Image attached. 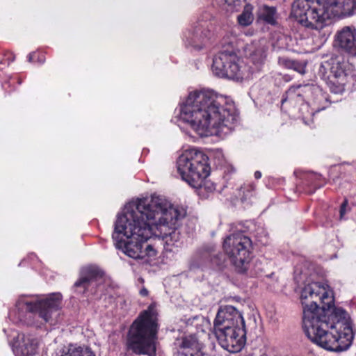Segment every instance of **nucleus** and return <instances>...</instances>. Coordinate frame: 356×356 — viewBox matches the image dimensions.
<instances>
[{
  "label": "nucleus",
  "mask_w": 356,
  "mask_h": 356,
  "mask_svg": "<svg viewBox=\"0 0 356 356\" xmlns=\"http://www.w3.org/2000/svg\"><path fill=\"white\" fill-rule=\"evenodd\" d=\"M185 214L161 196L139 199L125 206L118 216L112 234L114 245L135 260L155 257L157 251L147 240L158 234L167 245L177 246L180 240L177 227Z\"/></svg>",
  "instance_id": "nucleus-1"
},
{
  "label": "nucleus",
  "mask_w": 356,
  "mask_h": 356,
  "mask_svg": "<svg viewBox=\"0 0 356 356\" xmlns=\"http://www.w3.org/2000/svg\"><path fill=\"white\" fill-rule=\"evenodd\" d=\"M305 283L300 295L303 308L302 327L311 341L322 348L340 353L352 345L354 333L346 312L334 305V298L317 282L316 274L307 263L300 271Z\"/></svg>",
  "instance_id": "nucleus-2"
},
{
  "label": "nucleus",
  "mask_w": 356,
  "mask_h": 356,
  "mask_svg": "<svg viewBox=\"0 0 356 356\" xmlns=\"http://www.w3.org/2000/svg\"><path fill=\"white\" fill-rule=\"evenodd\" d=\"M179 116L199 135L222 138L234 131L237 121L234 104L209 89L191 92L180 105Z\"/></svg>",
  "instance_id": "nucleus-3"
},
{
  "label": "nucleus",
  "mask_w": 356,
  "mask_h": 356,
  "mask_svg": "<svg viewBox=\"0 0 356 356\" xmlns=\"http://www.w3.org/2000/svg\"><path fill=\"white\" fill-rule=\"evenodd\" d=\"M62 298L60 293H54L34 299L22 296L15 304L18 320L38 327L46 324L55 325L60 314Z\"/></svg>",
  "instance_id": "nucleus-4"
},
{
  "label": "nucleus",
  "mask_w": 356,
  "mask_h": 356,
  "mask_svg": "<svg viewBox=\"0 0 356 356\" xmlns=\"http://www.w3.org/2000/svg\"><path fill=\"white\" fill-rule=\"evenodd\" d=\"M159 330L157 314L152 305L140 312L127 335V346L136 355L154 356Z\"/></svg>",
  "instance_id": "nucleus-5"
},
{
  "label": "nucleus",
  "mask_w": 356,
  "mask_h": 356,
  "mask_svg": "<svg viewBox=\"0 0 356 356\" xmlns=\"http://www.w3.org/2000/svg\"><path fill=\"white\" fill-rule=\"evenodd\" d=\"M209 158L201 150L195 147L185 149L177 160V168L182 180L200 192L211 193L216 185L205 179L210 174Z\"/></svg>",
  "instance_id": "nucleus-6"
},
{
  "label": "nucleus",
  "mask_w": 356,
  "mask_h": 356,
  "mask_svg": "<svg viewBox=\"0 0 356 356\" xmlns=\"http://www.w3.org/2000/svg\"><path fill=\"white\" fill-rule=\"evenodd\" d=\"M241 47L236 37L224 38L222 49L213 58L211 70L218 77L239 81L249 77L250 72L240 58Z\"/></svg>",
  "instance_id": "nucleus-7"
},
{
  "label": "nucleus",
  "mask_w": 356,
  "mask_h": 356,
  "mask_svg": "<svg viewBox=\"0 0 356 356\" xmlns=\"http://www.w3.org/2000/svg\"><path fill=\"white\" fill-rule=\"evenodd\" d=\"M350 68L341 57L334 56L322 62L318 73L332 93L341 94L346 85L353 79Z\"/></svg>",
  "instance_id": "nucleus-8"
},
{
  "label": "nucleus",
  "mask_w": 356,
  "mask_h": 356,
  "mask_svg": "<svg viewBox=\"0 0 356 356\" xmlns=\"http://www.w3.org/2000/svg\"><path fill=\"white\" fill-rule=\"evenodd\" d=\"M291 15L303 26L314 29H323L329 19L325 0H296Z\"/></svg>",
  "instance_id": "nucleus-9"
},
{
  "label": "nucleus",
  "mask_w": 356,
  "mask_h": 356,
  "mask_svg": "<svg viewBox=\"0 0 356 356\" xmlns=\"http://www.w3.org/2000/svg\"><path fill=\"white\" fill-rule=\"evenodd\" d=\"M251 248L250 238L242 232H236L227 236L223 242L225 252L239 273H245L248 269Z\"/></svg>",
  "instance_id": "nucleus-10"
},
{
  "label": "nucleus",
  "mask_w": 356,
  "mask_h": 356,
  "mask_svg": "<svg viewBox=\"0 0 356 356\" xmlns=\"http://www.w3.org/2000/svg\"><path fill=\"white\" fill-rule=\"evenodd\" d=\"M306 100L312 101L318 106L316 111L325 109L330 104L327 95L318 86L313 84L291 86L283 95L281 104L283 106L289 102L291 104H296Z\"/></svg>",
  "instance_id": "nucleus-11"
},
{
  "label": "nucleus",
  "mask_w": 356,
  "mask_h": 356,
  "mask_svg": "<svg viewBox=\"0 0 356 356\" xmlns=\"http://www.w3.org/2000/svg\"><path fill=\"white\" fill-rule=\"evenodd\" d=\"M210 15L205 14L187 29L183 34V41L186 47L191 50L200 51L210 44L211 32L208 28L207 19Z\"/></svg>",
  "instance_id": "nucleus-12"
},
{
  "label": "nucleus",
  "mask_w": 356,
  "mask_h": 356,
  "mask_svg": "<svg viewBox=\"0 0 356 356\" xmlns=\"http://www.w3.org/2000/svg\"><path fill=\"white\" fill-rule=\"evenodd\" d=\"M214 334L221 347L230 353L241 351L246 342L245 325L234 327Z\"/></svg>",
  "instance_id": "nucleus-13"
},
{
  "label": "nucleus",
  "mask_w": 356,
  "mask_h": 356,
  "mask_svg": "<svg viewBox=\"0 0 356 356\" xmlns=\"http://www.w3.org/2000/svg\"><path fill=\"white\" fill-rule=\"evenodd\" d=\"M243 325V317L236 307L232 305H222L219 307L213 321L214 333Z\"/></svg>",
  "instance_id": "nucleus-14"
},
{
  "label": "nucleus",
  "mask_w": 356,
  "mask_h": 356,
  "mask_svg": "<svg viewBox=\"0 0 356 356\" xmlns=\"http://www.w3.org/2000/svg\"><path fill=\"white\" fill-rule=\"evenodd\" d=\"M334 44L349 56H356V29L353 26L341 28L334 35Z\"/></svg>",
  "instance_id": "nucleus-15"
},
{
  "label": "nucleus",
  "mask_w": 356,
  "mask_h": 356,
  "mask_svg": "<svg viewBox=\"0 0 356 356\" xmlns=\"http://www.w3.org/2000/svg\"><path fill=\"white\" fill-rule=\"evenodd\" d=\"M325 1L329 19H344L356 15V0H325Z\"/></svg>",
  "instance_id": "nucleus-16"
},
{
  "label": "nucleus",
  "mask_w": 356,
  "mask_h": 356,
  "mask_svg": "<svg viewBox=\"0 0 356 356\" xmlns=\"http://www.w3.org/2000/svg\"><path fill=\"white\" fill-rule=\"evenodd\" d=\"M38 339L31 334L19 333L13 344L15 356H33L36 353Z\"/></svg>",
  "instance_id": "nucleus-17"
},
{
  "label": "nucleus",
  "mask_w": 356,
  "mask_h": 356,
  "mask_svg": "<svg viewBox=\"0 0 356 356\" xmlns=\"http://www.w3.org/2000/svg\"><path fill=\"white\" fill-rule=\"evenodd\" d=\"M241 51L242 50L245 56L248 57L250 62L254 66L255 71H259L264 65L267 57V53L265 48L258 42H252L244 44L243 42L238 40Z\"/></svg>",
  "instance_id": "nucleus-18"
},
{
  "label": "nucleus",
  "mask_w": 356,
  "mask_h": 356,
  "mask_svg": "<svg viewBox=\"0 0 356 356\" xmlns=\"http://www.w3.org/2000/svg\"><path fill=\"white\" fill-rule=\"evenodd\" d=\"M203 344L195 335L183 337L175 356H210L203 352Z\"/></svg>",
  "instance_id": "nucleus-19"
},
{
  "label": "nucleus",
  "mask_w": 356,
  "mask_h": 356,
  "mask_svg": "<svg viewBox=\"0 0 356 356\" xmlns=\"http://www.w3.org/2000/svg\"><path fill=\"white\" fill-rule=\"evenodd\" d=\"M218 255L211 248H203L197 251L191 263V269L204 268L210 264L218 265Z\"/></svg>",
  "instance_id": "nucleus-20"
},
{
  "label": "nucleus",
  "mask_w": 356,
  "mask_h": 356,
  "mask_svg": "<svg viewBox=\"0 0 356 356\" xmlns=\"http://www.w3.org/2000/svg\"><path fill=\"white\" fill-rule=\"evenodd\" d=\"M97 269L92 267H86L81 270L79 279L74 283V286L79 293H84L90 286L93 280L97 277Z\"/></svg>",
  "instance_id": "nucleus-21"
},
{
  "label": "nucleus",
  "mask_w": 356,
  "mask_h": 356,
  "mask_svg": "<svg viewBox=\"0 0 356 356\" xmlns=\"http://www.w3.org/2000/svg\"><path fill=\"white\" fill-rule=\"evenodd\" d=\"M252 7L250 5L245 6L242 13L237 17L238 23L242 26H248L250 25L254 19L252 12Z\"/></svg>",
  "instance_id": "nucleus-22"
},
{
  "label": "nucleus",
  "mask_w": 356,
  "mask_h": 356,
  "mask_svg": "<svg viewBox=\"0 0 356 356\" xmlns=\"http://www.w3.org/2000/svg\"><path fill=\"white\" fill-rule=\"evenodd\" d=\"M276 9L275 7L264 6L260 13V18L270 24H275Z\"/></svg>",
  "instance_id": "nucleus-23"
},
{
  "label": "nucleus",
  "mask_w": 356,
  "mask_h": 356,
  "mask_svg": "<svg viewBox=\"0 0 356 356\" xmlns=\"http://www.w3.org/2000/svg\"><path fill=\"white\" fill-rule=\"evenodd\" d=\"M81 348V346L70 343L58 350L55 356H78Z\"/></svg>",
  "instance_id": "nucleus-24"
},
{
  "label": "nucleus",
  "mask_w": 356,
  "mask_h": 356,
  "mask_svg": "<svg viewBox=\"0 0 356 356\" xmlns=\"http://www.w3.org/2000/svg\"><path fill=\"white\" fill-rule=\"evenodd\" d=\"M289 38L284 34H277L273 37L272 46L274 50L288 48Z\"/></svg>",
  "instance_id": "nucleus-25"
},
{
  "label": "nucleus",
  "mask_w": 356,
  "mask_h": 356,
  "mask_svg": "<svg viewBox=\"0 0 356 356\" xmlns=\"http://www.w3.org/2000/svg\"><path fill=\"white\" fill-rule=\"evenodd\" d=\"M222 9L227 12H233L240 6L241 0H216Z\"/></svg>",
  "instance_id": "nucleus-26"
},
{
  "label": "nucleus",
  "mask_w": 356,
  "mask_h": 356,
  "mask_svg": "<svg viewBox=\"0 0 356 356\" xmlns=\"http://www.w3.org/2000/svg\"><path fill=\"white\" fill-rule=\"evenodd\" d=\"M307 62L305 60H298L293 59L289 70H293L300 74H304L306 72V67Z\"/></svg>",
  "instance_id": "nucleus-27"
},
{
  "label": "nucleus",
  "mask_w": 356,
  "mask_h": 356,
  "mask_svg": "<svg viewBox=\"0 0 356 356\" xmlns=\"http://www.w3.org/2000/svg\"><path fill=\"white\" fill-rule=\"evenodd\" d=\"M293 59L286 56H279L277 63L280 67L289 70Z\"/></svg>",
  "instance_id": "nucleus-28"
},
{
  "label": "nucleus",
  "mask_w": 356,
  "mask_h": 356,
  "mask_svg": "<svg viewBox=\"0 0 356 356\" xmlns=\"http://www.w3.org/2000/svg\"><path fill=\"white\" fill-rule=\"evenodd\" d=\"M78 356H95V355L90 348L81 346V349L79 350Z\"/></svg>",
  "instance_id": "nucleus-29"
},
{
  "label": "nucleus",
  "mask_w": 356,
  "mask_h": 356,
  "mask_svg": "<svg viewBox=\"0 0 356 356\" xmlns=\"http://www.w3.org/2000/svg\"><path fill=\"white\" fill-rule=\"evenodd\" d=\"M347 205H348V201L346 200H345L343 202V203L341 204V207H340V210H339L340 219H343V216L346 213V207H347Z\"/></svg>",
  "instance_id": "nucleus-30"
},
{
  "label": "nucleus",
  "mask_w": 356,
  "mask_h": 356,
  "mask_svg": "<svg viewBox=\"0 0 356 356\" xmlns=\"http://www.w3.org/2000/svg\"><path fill=\"white\" fill-rule=\"evenodd\" d=\"M6 56V60L5 63H6L7 65H9L10 63L13 62L15 60V56L11 52H7V54L5 55Z\"/></svg>",
  "instance_id": "nucleus-31"
},
{
  "label": "nucleus",
  "mask_w": 356,
  "mask_h": 356,
  "mask_svg": "<svg viewBox=\"0 0 356 356\" xmlns=\"http://www.w3.org/2000/svg\"><path fill=\"white\" fill-rule=\"evenodd\" d=\"M37 56H38V54L35 53V52L30 53L28 55V60H29V62L34 63L35 62V58H36Z\"/></svg>",
  "instance_id": "nucleus-32"
},
{
  "label": "nucleus",
  "mask_w": 356,
  "mask_h": 356,
  "mask_svg": "<svg viewBox=\"0 0 356 356\" xmlns=\"http://www.w3.org/2000/svg\"><path fill=\"white\" fill-rule=\"evenodd\" d=\"M140 294L142 296H146L148 294V291L145 288H143L140 291Z\"/></svg>",
  "instance_id": "nucleus-33"
},
{
  "label": "nucleus",
  "mask_w": 356,
  "mask_h": 356,
  "mask_svg": "<svg viewBox=\"0 0 356 356\" xmlns=\"http://www.w3.org/2000/svg\"><path fill=\"white\" fill-rule=\"evenodd\" d=\"M255 179H259L261 177V172L260 171H256L254 175Z\"/></svg>",
  "instance_id": "nucleus-34"
},
{
  "label": "nucleus",
  "mask_w": 356,
  "mask_h": 356,
  "mask_svg": "<svg viewBox=\"0 0 356 356\" xmlns=\"http://www.w3.org/2000/svg\"><path fill=\"white\" fill-rule=\"evenodd\" d=\"M36 57H38L39 63L42 64L44 62V58L42 56L40 58L38 54Z\"/></svg>",
  "instance_id": "nucleus-35"
},
{
  "label": "nucleus",
  "mask_w": 356,
  "mask_h": 356,
  "mask_svg": "<svg viewBox=\"0 0 356 356\" xmlns=\"http://www.w3.org/2000/svg\"><path fill=\"white\" fill-rule=\"evenodd\" d=\"M298 268H297L296 269V273H297V272H298Z\"/></svg>",
  "instance_id": "nucleus-36"
}]
</instances>
